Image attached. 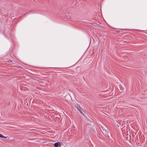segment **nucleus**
Here are the masks:
<instances>
[{
    "label": "nucleus",
    "instance_id": "f257e3e1",
    "mask_svg": "<svg viewBox=\"0 0 147 147\" xmlns=\"http://www.w3.org/2000/svg\"><path fill=\"white\" fill-rule=\"evenodd\" d=\"M54 146L55 147H60L61 145L59 142H57L55 143L54 144Z\"/></svg>",
    "mask_w": 147,
    "mask_h": 147
},
{
    "label": "nucleus",
    "instance_id": "7ed1b4c3",
    "mask_svg": "<svg viewBox=\"0 0 147 147\" xmlns=\"http://www.w3.org/2000/svg\"><path fill=\"white\" fill-rule=\"evenodd\" d=\"M0 137L3 138H7V137H5L3 136L2 134H0Z\"/></svg>",
    "mask_w": 147,
    "mask_h": 147
},
{
    "label": "nucleus",
    "instance_id": "f03ea898",
    "mask_svg": "<svg viewBox=\"0 0 147 147\" xmlns=\"http://www.w3.org/2000/svg\"><path fill=\"white\" fill-rule=\"evenodd\" d=\"M76 108L81 113H82L83 115V112H82V109L81 108V107L79 106H76Z\"/></svg>",
    "mask_w": 147,
    "mask_h": 147
}]
</instances>
